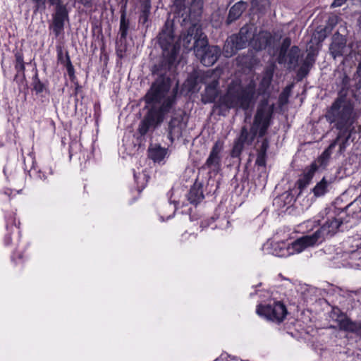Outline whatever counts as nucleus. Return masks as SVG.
Segmentation results:
<instances>
[{
	"mask_svg": "<svg viewBox=\"0 0 361 361\" xmlns=\"http://www.w3.org/2000/svg\"><path fill=\"white\" fill-rule=\"evenodd\" d=\"M259 123H257V125L255 124V121H253V123L250 127L249 133L250 135V143H252L254 140H255L256 137L258 136V130H259Z\"/></svg>",
	"mask_w": 361,
	"mask_h": 361,
	"instance_id": "nucleus-56",
	"label": "nucleus"
},
{
	"mask_svg": "<svg viewBox=\"0 0 361 361\" xmlns=\"http://www.w3.org/2000/svg\"><path fill=\"white\" fill-rule=\"evenodd\" d=\"M33 4V13H43L47 8V0H31Z\"/></svg>",
	"mask_w": 361,
	"mask_h": 361,
	"instance_id": "nucleus-46",
	"label": "nucleus"
},
{
	"mask_svg": "<svg viewBox=\"0 0 361 361\" xmlns=\"http://www.w3.org/2000/svg\"><path fill=\"white\" fill-rule=\"evenodd\" d=\"M64 66L66 68L68 76L75 74V68L73 65L72 64L69 53L68 51H66V63Z\"/></svg>",
	"mask_w": 361,
	"mask_h": 361,
	"instance_id": "nucleus-54",
	"label": "nucleus"
},
{
	"mask_svg": "<svg viewBox=\"0 0 361 361\" xmlns=\"http://www.w3.org/2000/svg\"><path fill=\"white\" fill-rule=\"evenodd\" d=\"M248 4L246 1H240L233 5L229 11L226 19V24L231 25L240 18L243 12L247 9Z\"/></svg>",
	"mask_w": 361,
	"mask_h": 361,
	"instance_id": "nucleus-25",
	"label": "nucleus"
},
{
	"mask_svg": "<svg viewBox=\"0 0 361 361\" xmlns=\"http://www.w3.org/2000/svg\"><path fill=\"white\" fill-rule=\"evenodd\" d=\"M315 61L312 59L310 54H307L305 59L302 61L301 66L296 71V80L300 82L305 78L310 73L311 69L314 67Z\"/></svg>",
	"mask_w": 361,
	"mask_h": 361,
	"instance_id": "nucleus-29",
	"label": "nucleus"
},
{
	"mask_svg": "<svg viewBox=\"0 0 361 361\" xmlns=\"http://www.w3.org/2000/svg\"><path fill=\"white\" fill-rule=\"evenodd\" d=\"M210 77L202 71H193L188 74L183 86L188 92L197 93L201 89V84H206Z\"/></svg>",
	"mask_w": 361,
	"mask_h": 361,
	"instance_id": "nucleus-16",
	"label": "nucleus"
},
{
	"mask_svg": "<svg viewBox=\"0 0 361 361\" xmlns=\"http://www.w3.org/2000/svg\"><path fill=\"white\" fill-rule=\"evenodd\" d=\"M257 59L252 51L249 49L246 54H240L236 58L237 64L250 68L256 63Z\"/></svg>",
	"mask_w": 361,
	"mask_h": 361,
	"instance_id": "nucleus-34",
	"label": "nucleus"
},
{
	"mask_svg": "<svg viewBox=\"0 0 361 361\" xmlns=\"http://www.w3.org/2000/svg\"><path fill=\"white\" fill-rule=\"evenodd\" d=\"M30 177L46 180L47 179V170L42 171L37 165L35 158H32V166L27 171Z\"/></svg>",
	"mask_w": 361,
	"mask_h": 361,
	"instance_id": "nucleus-40",
	"label": "nucleus"
},
{
	"mask_svg": "<svg viewBox=\"0 0 361 361\" xmlns=\"http://www.w3.org/2000/svg\"><path fill=\"white\" fill-rule=\"evenodd\" d=\"M338 326L342 331L361 334V322L353 321L348 315L338 321Z\"/></svg>",
	"mask_w": 361,
	"mask_h": 361,
	"instance_id": "nucleus-26",
	"label": "nucleus"
},
{
	"mask_svg": "<svg viewBox=\"0 0 361 361\" xmlns=\"http://www.w3.org/2000/svg\"><path fill=\"white\" fill-rule=\"evenodd\" d=\"M181 134L180 121L177 117H171L168 124V137L173 142V137H179Z\"/></svg>",
	"mask_w": 361,
	"mask_h": 361,
	"instance_id": "nucleus-35",
	"label": "nucleus"
},
{
	"mask_svg": "<svg viewBox=\"0 0 361 361\" xmlns=\"http://www.w3.org/2000/svg\"><path fill=\"white\" fill-rule=\"evenodd\" d=\"M174 38V21L169 18L157 36L162 54L150 69L152 75L157 78L142 97L147 104L160 103L171 90L172 79L166 73L178 63L177 57L180 49L178 44L173 43Z\"/></svg>",
	"mask_w": 361,
	"mask_h": 361,
	"instance_id": "nucleus-2",
	"label": "nucleus"
},
{
	"mask_svg": "<svg viewBox=\"0 0 361 361\" xmlns=\"http://www.w3.org/2000/svg\"><path fill=\"white\" fill-rule=\"evenodd\" d=\"M330 33L327 32L324 28H317L312 36L310 43H315L317 46H321V44L326 38Z\"/></svg>",
	"mask_w": 361,
	"mask_h": 361,
	"instance_id": "nucleus-41",
	"label": "nucleus"
},
{
	"mask_svg": "<svg viewBox=\"0 0 361 361\" xmlns=\"http://www.w3.org/2000/svg\"><path fill=\"white\" fill-rule=\"evenodd\" d=\"M250 135L248 131V128L246 126L241 127L239 135L235 139L233 147L232 148L231 156L233 158H237L242 154L245 145H251L252 143H250Z\"/></svg>",
	"mask_w": 361,
	"mask_h": 361,
	"instance_id": "nucleus-19",
	"label": "nucleus"
},
{
	"mask_svg": "<svg viewBox=\"0 0 361 361\" xmlns=\"http://www.w3.org/2000/svg\"><path fill=\"white\" fill-rule=\"evenodd\" d=\"M338 18L337 16H329L328 20H326V25L323 28H324L327 32L331 33L334 27L338 23Z\"/></svg>",
	"mask_w": 361,
	"mask_h": 361,
	"instance_id": "nucleus-50",
	"label": "nucleus"
},
{
	"mask_svg": "<svg viewBox=\"0 0 361 361\" xmlns=\"http://www.w3.org/2000/svg\"><path fill=\"white\" fill-rule=\"evenodd\" d=\"M269 148V140L267 137L262 139L259 147L257 149L255 166H264L267 164V150Z\"/></svg>",
	"mask_w": 361,
	"mask_h": 361,
	"instance_id": "nucleus-31",
	"label": "nucleus"
},
{
	"mask_svg": "<svg viewBox=\"0 0 361 361\" xmlns=\"http://www.w3.org/2000/svg\"><path fill=\"white\" fill-rule=\"evenodd\" d=\"M347 0H334L331 4V8L341 6Z\"/></svg>",
	"mask_w": 361,
	"mask_h": 361,
	"instance_id": "nucleus-63",
	"label": "nucleus"
},
{
	"mask_svg": "<svg viewBox=\"0 0 361 361\" xmlns=\"http://www.w3.org/2000/svg\"><path fill=\"white\" fill-rule=\"evenodd\" d=\"M147 112L145 114L143 118L140 121L137 133L138 135L136 137V143L135 145H138V147L145 146L146 141L145 135L149 132L150 128L155 130L159 128L162 123L164 121L162 118L156 116L149 109H147Z\"/></svg>",
	"mask_w": 361,
	"mask_h": 361,
	"instance_id": "nucleus-9",
	"label": "nucleus"
},
{
	"mask_svg": "<svg viewBox=\"0 0 361 361\" xmlns=\"http://www.w3.org/2000/svg\"><path fill=\"white\" fill-rule=\"evenodd\" d=\"M204 85L206 87L202 94V102L204 104L214 102L213 111L219 116H226L231 109H240L247 111L255 102L256 85L253 81L243 85L240 80H232L226 92L216 102L219 95V80L212 79Z\"/></svg>",
	"mask_w": 361,
	"mask_h": 361,
	"instance_id": "nucleus-3",
	"label": "nucleus"
},
{
	"mask_svg": "<svg viewBox=\"0 0 361 361\" xmlns=\"http://www.w3.org/2000/svg\"><path fill=\"white\" fill-rule=\"evenodd\" d=\"M358 202H361V195L357 197L354 201L347 204H344L342 197H338L332 202L329 206L324 209L334 212V214L350 220V217H353V214L357 212L356 209L350 210V209L357 204Z\"/></svg>",
	"mask_w": 361,
	"mask_h": 361,
	"instance_id": "nucleus-12",
	"label": "nucleus"
},
{
	"mask_svg": "<svg viewBox=\"0 0 361 361\" xmlns=\"http://www.w3.org/2000/svg\"><path fill=\"white\" fill-rule=\"evenodd\" d=\"M204 198L203 184L196 180L187 194V199L190 204L196 206L200 203Z\"/></svg>",
	"mask_w": 361,
	"mask_h": 361,
	"instance_id": "nucleus-24",
	"label": "nucleus"
},
{
	"mask_svg": "<svg viewBox=\"0 0 361 361\" xmlns=\"http://www.w3.org/2000/svg\"><path fill=\"white\" fill-rule=\"evenodd\" d=\"M149 13H140L138 18V24L145 29V31L151 25V21L149 20Z\"/></svg>",
	"mask_w": 361,
	"mask_h": 361,
	"instance_id": "nucleus-48",
	"label": "nucleus"
},
{
	"mask_svg": "<svg viewBox=\"0 0 361 361\" xmlns=\"http://www.w3.org/2000/svg\"><path fill=\"white\" fill-rule=\"evenodd\" d=\"M269 106H270L269 105V98L267 97V98H263L260 100L257 108L268 109Z\"/></svg>",
	"mask_w": 361,
	"mask_h": 361,
	"instance_id": "nucleus-62",
	"label": "nucleus"
},
{
	"mask_svg": "<svg viewBox=\"0 0 361 361\" xmlns=\"http://www.w3.org/2000/svg\"><path fill=\"white\" fill-rule=\"evenodd\" d=\"M343 133H338L336 137L330 143L329 147L324 150V154H331L336 146L342 139Z\"/></svg>",
	"mask_w": 361,
	"mask_h": 361,
	"instance_id": "nucleus-55",
	"label": "nucleus"
},
{
	"mask_svg": "<svg viewBox=\"0 0 361 361\" xmlns=\"http://www.w3.org/2000/svg\"><path fill=\"white\" fill-rule=\"evenodd\" d=\"M167 149L161 147L160 145H153L150 144L147 149L148 158L154 163L160 164L166 157Z\"/></svg>",
	"mask_w": 361,
	"mask_h": 361,
	"instance_id": "nucleus-28",
	"label": "nucleus"
},
{
	"mask_svg": "<svg viewBox=\"0 0 361 361\" xmlns=\"http://www.w3.org/2000/svg\"><path fill=\"white\" fill-rule=\"evenodd\" d=\"M217 216H212L209 219L202 220L200 221V227L203 229L210 226L211 224L217 219Z\"/></svg>",
	"mask_w": 361,
	"mask_h": 361,
	"instance_id": "nucleus-59",
	"label": "nucleus"
},
{
	"mask_svg": "<svg viewBox=\"0 0 361 361\" xmlns=\"http://www.w3.org/2000/svg\"><path fill=\"white\" fill-rule=\"evenodd\" d=\"M5 220L6 229L7 233L4 237V244L6 245H9L11 243V234L14 231L20 233V231H18L19 225H17L16 220V214L13 212L6 214ZM18 224H20V222H18Z\"/></svg>",
	"mask_w": 361,
	"mask_h": 361,
	"instance_id": "nucleus-23",
	"label": "nucleus"
},
{
	"mask_svg": "<svg viewBox=\"0 0 361 361\" xmlns=\"http://www.w3.org/2000/svg\"><path fill=\"white\" fill-rule=\"evenodd\" d=\"M298 191L295 188L288 190L277 196L274 200V205H276L279 209H283L284 207L289 208L293 206L296 200L295 195H298Z\"/></svg>",
	"mask_w": 361,
	"mask_h": 361,
	"instance_id": "nucleus-22",
	"label": "nucleus"
},
{
	"mask_svg": "<svg viewBox=\"0 0 361 361\" xmlns=\"http://www.w3.org/2000/svg\"><path fill=\"white\" fill-rule=\"evenodd\" d=\"M354 103L347 98L345 94L339 92L331 105L327 108L325 118L330 124H334V128L338 130V133H343L340 140L338 153L343 154L350 145L349 140L352 134L355 133L353 124L355 121V113L354 111Z\"/></svg>",
	"mask_w": 361,
	"mask_h": 361,
	"instance_id": "nucleus-4",
	"label": "nucleus"
},
{
	"mask_svg": "<svg viewBox=\"0 0 361 361\" xmlns=\"http://www.w3.org/2000/svg\"><path fill=\"white\" fill-rule=\"evenodd\" d=\"M300 49L298 46L293 45L286 54V62L289 70H295L299 64Z\"/></svg>",
	"mask_w": 361,
	"mask_h": 361,
	"instance_id": "nucleus-32",
	"label": "nucleus"
},
{
	"mask_svg": "<svg viewBox=\"0 0 361 361\" xmlns=\"http://www.w3.org/2000/svg\"><path fill=\"white\" fill-rule=\"evenodd\" d=\"M291 39L289 37H285L279 49V54L277 56V62L279 64H285L286 62V54L290 49Z\"/></svg>",
	"mask_w": 361,
	"mask_h": 361,
	"instance_id": "nucleus-38",
	"label": "nucleus"
},
{
	"mask_svg": "<svg viewBox=\"0 0 361 361\" xmlns=\"http://www.w3.org/2000/svg\"><path fill=\"white\" fill-rule=\"evenodd\" d=\"M307 54H310L312 56V59L316 62L317 56L319 53V46L316 45L315 43H308L307 45Z\"/></svg>",
	"mask_w": 361,
	"mask_h": 361,
	"instance_id": "nucleus-51",
	"label": "nucleus"
},
{
	"mask_svg": "<svg viewBox=\"0 0 361 361\" xmlns=\"http://www.w3.org/2000/svg\"><path fill=\"white\" fill-rule=\"evenodd\" d=\"M13 80L14 82H16V84L18 85L20 92L22 91L21 86L23 85V89L25 91V95H26L29 87H28V85L27 83L25 72H23V73H20V74L16 73L13 78Z\"/></svg>",
	"mask_w": 361,
	"mask_h": 361,
	"instance_id": "nucleus-43",
	"label": "nucleus"
},
{
	"mask_svg": "<svg viewBox=\"0 0 361 361\" xmlns=\"http://www.w3.org/2000/svg\"><path fill=\"white\" fill-rule=\"evenodd\" d=\"M347 47V37L336 32L331 37V42L329 47V54L334 59L344 56Z\"/></svg>",
	"mask_w": 361,
	"mask_h": 361,
	"instance_id": "nucleus-17",
	"label": "nucleus"
},
{
	"mask_svg": "<svg viewBox=\"0 0 361 361\" xmlns=\"http://www.w3.org/2000/svg\"><path fill=\"white\" fill-rule=\"evenodd\" d=\"M57 61L61 64L65 66L66 63V53L63 54V47L61 45H56Z\"/></svg>",
	"mask_w": 361,
	"mask_h": 361,
	"instance_id": "nucleus-57",
	"label": "nucleus"
},
{
	"mask_svg": "<svg viewBox=\"0 0 361 361\" xmlns=\"http://www.w3.org/2000/svg\"><path fill=\"white\" fill-rule=\"evenodd\" d=\"M274 41V36L269 31L261 30L257 34L253 35L249 45L256 52H259L271 48Z\"/></svg>",
	"mask_w": 361,
	"mask_h": 361,
	"instance_id": "nucleus-15",
	"label": "nucleus"
},
{
	"mask_svg": "<svg viewBox=\"0 0 361 361\" xmlns=\"http://www.w3.org/2000/svg\"><path fill=\"white\" fill-rule=\"evenodd\" d=\"M203 0H192L190 6L185 5V0H174L172 11L175 17L182 18L181 25L186 29L183 34V45L193 50L195 56L204 66H211L220 57L222 50L217 45H209L207 36L202 27Z\"/></svg>",
	"mask_w": 361,
	"mask_h": 361,
	"instance_id": "nucleus-1",
	"label": "nucleus"
},
{
	"mask_svg": "<svg viewBox=\"0 0 361 361\" xmlns=\"http://www.w3.org/2000/svg\"><path fill=\"white\" fill-rule=\"evenodd\" d=\"M319 166L316 161H313L310 166L305 167L302 174L295 182V186L298 190V196L300 195L302 190L310 183L316 171L318 170Z\"/></svg>",
	"mask_w": 361,
	"mask_h": 361,
	"instance_id": "nucleus-20",
	"label": "nucleus"
},
{
	"mask_svg": "<svg viewBox=\"0 0 361 361\" xmlns=\"http://www.w3.org/2000/svg\"><path fill=\"white\" fill-rule=\"evenodd\" d=\"M133 171L137 190L138 191V192H141L147 186V182L149 179V176L145 173L144 171L138 173L135 172V169H133Z\"/></svg>",
	"mask_w": 361,
	"mask_h": 361,
	"instance_id": "nucleus-39",
	"label": "nucleus"
},
{
	"mask_svg": "<svg viewBox=\"0 0 361 361\" xmlns=\"http://www.w3.org/2000/svg\"><path fill=\"white\" fill-rule=\"evenodd\" d=\"M256 313L267 321L279 324L283 322L288 312L286 305L281 301H274L273 303L259 304Z\"/></svg>",
	"mask_w": 361,
	"mask_h": 361,
	"instance_id": "nucleus-7",
	"label": "nucleus"
},
{
	"mask_svg": "<svg viewBox=\"0 0 361 361\" xmlns=\"http://www.w3.org/2000/svg\"><path fill=\"white\" fill-rule=\"evenodd\" d=\"M50 6L54 7V11L52 14V23L49 25V29L52 30L57 38L64 31L66 22H69L70 9L63 0H47Z\"/></svg>",
	"mask_w": 361,
	"mask_h": 361,
	"instance_id": "nucleus-6",
	"label": "nucleus"
},
{
	"mask_svg": "<svg viewBox=\"0 0 361 361\" xmlns=\"http://www.w3.org/2000/svg\"><path fill=\"white\" fill-rule=\"evenodd\" d=\"M224 149V142L219 140L213 145L209 155L202 166L203 169L212 170L214 173H219L221 167V152Z\"/></svg>",
	"mask_w": 361,
	"mask_h": 361,
	"instance_id": "nucleus-14",
	"label": "nucleus"
},
{
	"mask_svg": "<svg viewBox=\"0 0 361 361\" xmlns=\"http://www.w3.org/2000/svg\"><path fill=\"white\" fill-rule=\"evenodd\" d=\"M269 5V0H251L252 8L261 13H264Z\"/></svg>",
	"mask_w": 361,
	"mask_h": 361,
	"instance_id": "nucleus-42",
	"label": "nucleus"
},
{
	"mask_svg": "<svg viewBox=\"0 0 361 361\" xmlns=\"http://www.w3.org/2000/svg\"><path fill=\"white\" fill-rule=\"evenodd\" d=\"M249 176L248 167L245 166L241 173L236 174L231 180V186L235 194L241 195L243 192L247 194L254 188L253 180L250 181Z\"/></svg>",
	"mask_w": 361,
	"mask_h": 361,
	"instance_id": "nucleus-13",
	"label": "nucleus"
},
{
	"mask_svg": "<svg viewBox=\"0 0 361 361\" xmlns=\"http://www.w3.org/2000/svg\"><path fill=\"white\" fill-rule=\"evenodd\" d=\"M72 95L74 97H77L78 95H80L81 100L84 99L85 94L82 91V86L80 83L75 85L74 91Z\"/></svg>",
	"mask_w": 361,
	"mask_h": 361,
	"instance_id": "nucleus-60",
	"label": "nucleus"
},
{
	"mask_svg": "<svg viewBox=\"0 0 361 361\" xmlns=\"http://www.w3.org/2000/svg\"><path fill=\"white\" fill-rule=\"evenodd\" d=\"M179 84L178 82L172 89L171 95L167 94L162 99L160 103H156L153 104H147L144 106L143 109H149L156 116H158L164 121L166 118V115L171 112L172 109L175 106L177 103V95L178 93Z\"/></svg>",
	"mask_w": 361,
	"mask_h": 361,
	"instance_id": "nucleus-10",
	"label": "nucleus"
},
{
	"mask_svg": "<svg viewBox=\"0 0 361 361\" xmlns=\"http://www.w3.org/2000/svg\"><path fill=\"white\" fill-rule=\"evenodd\" d=\"M268 174L267 164L264 166H255L252 178L254 190L257 188H264L267 181Z\"/></svg>",
	"mask_w": 361,
	"mask_h": 361,
	"instance_id": "nucleus-27",
	"label": "nucleus"
},
{
	"mask_svg": "<svg viewBox=\"0 0 361 361\" xmlns=\"http://www.w3.org/2000/svg\"><path fill=\"white\" fill-rule=\"evenodd\" d=\"M271 122H264L262 123L259 124V130H258V137L262 138L267 133L269 128L271 126Z\"/></svg>",
	"mask_w": 361,
	"mask_h": 361,
	"instance_id": "nucleus-53",
	"label": "nucleus"
},
{
	"mask_svg": "<svg viewBox=\"0 0 361 361\" xmlns=\"http://www.w3.org/2000/svg\"><path fill=\"white\" fill-rule=\"evenodd\" d=\"M3 173L6 176L7 181L11 183H16L18 180V173L16 170H10L8 173V168L7 166H5L3 169Z\"/></svg>",
	"mask_w": 361,
	"mask_h": 361,
	"instance_id": "nucleus-47",
	"label": "nucleus"
},
{
	"mask_svg": "<svg viewBox=\"0 0 361 361\" xmlns=\"http://www.w3.org/2000/svg\"><path fill=\"white\" fill-rule=\"evenodd\" d=\"M293 87V84L287 85L282 91L279 96V100L282 103L287 102L288 99L290 97L291 90Z\"/></svg>",
	"mask_w": 361,
	"mask_h": 361,
	"instance_id": "nucleus-52",
	"label": "nucleus"
},
{
	"mask_svg": "<svg viewBox=\"0 0 361 361\" xmlns=\"http://www.w3.org/2000/svg\"><path fill=\"white\" fill-rule=\"evenodd\" d=\"M335 178L324 176L322 180L316 183L314 187L311 189L313 196L312 200H317L324 197L332 189V183Z\"/></svg>",
	"mask_w": 361,
	"mask_h": 361,
	"instance_id": "nucleus-21",
	"label": "nucleus"
},
{
	"mask_svg": "<svg viewBox=\"0 0 361 361\" xmlns=\"http://www.w3.org/2000/svg\"><path fill=\"white\" fill-rule=\"evenodd\" d=\"M274 110V104L270 105L268 109L257 108L254 116L255 124L257 123H262L265 121L271 122L272 116Z\"/></svg>",
	"mask_w": 361,
	"mask_h": 361,
	"instance_id": "nucleus-33",
	"label": "nucleus"
},
{
	"mask_svg": "<svg viewBox=\"0 0 361 361\" xmlns=\"http://www.w3.org/2000/svg\"><path fill=\"white\" fill-rule=\"evenodd\" d=\"M349 222L350 220L345 217L324 209L314 217V223L319 226V228L313 233V235L317 236L318 243L321 244L326 238L334 236L340 231V227L343 224Z\"/></svg>",
	"mask_w": 361,
	"mask_h": 361,
	"instance_id": "nucleus-5",
	"label": "nucleus"
},
{
	"mask_svg": "<svg viewBox=\"0 0 361 361\" xmlns=\"http://www.w3.org/2000/svg\"><path fill=\"white\" fill-rule=\"evenodd\" d=\"M331 154H324V151L322 152V155L318 158V161L319 162L320 166H325L327 163V159L329 158Z\"/></svg>",
	"mask_w": 361,
	"mask_h": 361,
	"instance_id": "nucleus-61",
	"label": "nucleus"
},
{
	"mask_svg": "<svg viewBox=\"0 0 361 361\" xmlns=\"http://www.w3.org/2000/svg\"><path fill=\"white\" fill-rule=\"evenodd\" d=\"M92 32L93 37L97 36V39L101 38L102 40L104 39L102 27L100 23L97 21L92 23Z\"/></svg>",
	"mask_w": 361,
	"mask_h": 361,
	"instance_id": "nucleus-49",
	"label": "nucleus"
},
{
	"mask_svg": "<svg viewBox=\"0 0 361 361\" xmlns=\"http://www.w3.org/2000/svg\"><path fill=\"white\" fill-rule=\"evenodd\" d=\"M31 91L41 103H49L51 94L49 82L47 79L40 80L37 68L35 69V73L32 77Z\"/></svg>",
	"mask_w": 361,
	"mask_h": 361,
	"instance_id": "nucleus-11",
	"label": "nucleus"
},
{
	"mask_svg": "<svg viewBox=\"0 0 361 361\" xmlns=\"http://www.w3.org/2000/svg\"><path fill=\"white\" fill-rule=\"evenodd\" d=\"M127 51L126 39H123L119 37V39L116 42V53L119 59L124 58L125 54Z\"/></svg>",
	"mask_w": 361,
	"mask_h": 361,
	"instance_id": "nucleus-44",
	"label": "nucleus"
},
{
	"mask_svg": "<svg viewBox=\"0 0 361 361\" xmlns=\"http://www.w3.org/2000/svg\"><path fill=\"white\" fill-rule=\"evenodd\" d=\"M347 315V314L343 312L338 307H332L331 311L330 312V317L338 324V321L343 319Z\"/></svg>",
	"mask_w": 361,
	"mask_h": 361,
	"instance_id": "nucleus-45",
	"label": "nucleus"
},
{
	"mask_svg": "<svg viewBox=\"0 0 361 361\" xmlns=\"http://www.w3.org/2000/svg\"><path fill=\"white\" fill-rule=\"evenodd\" d=\"M14 54L15 61L13 62L14 68L18 74L25 72V63L24 61V54L22 49H17L13 50Z\"/></svg>",
	"mask_w": 361,
	"mask_h": 361,
	"instance_id": "nucleus-37",
	"label": "nucleus"
},
{
	"mask_svg": "<svg viewBox=\"0 0 361 361\" xmlns=\"http://www.w3.org/2000/svg\"><path fill=\"white\" fill-rule=\"evenodd\" d=\"M246 47L247 44L235 33L232 34L226 38L222 54L226 58H231Z\"/></svg>",
	"mask_w": 361,
	"mask_h": 361,
	"instance_id": "nucleus-18",
	"label": "nucleus"
},
{
	"mask_svg": "<svg viewBox=\"0 0 361 361\" xmlns=\"http://www.w3.org/2000/svg\"><path fill=\"white\" fill-rule=\"evenodd\" d=\"M350 77L345 73H344L343 75V78H342L343 85H344V86L348 85L350 82Z\"/></svg>",
	"mask_w": 361,
	"mask_h": 361,
	"instance_id": "nucleus-64",
	"label": "nucleus"
},
{
	"mask_svg": "<svg viewBox=\"0 0 361 361\" xmlns=\"http://www.w3.org/2000/svg\"><path fill=\"white\" fill-rule=\"evenodd\" d=\"M319 245L317 236L312 234L303 235L288 245L287 247L277 245L274 248V254L276 256L283 257L295 253H300L308 247Z\"/></svg>",
	"mask_w": 361,
	"mask_h": 361,
	"instance_id": "nucleus-8",
	"label": "nucleus"
},
{
	"mask_svg": "<svg viewBox=\"0 0 361 361\" xmlns=\"http://www.w3.org/2000/svg\"><path fill=\"white\" fill-rule=\"evenodd\" d=\"M141 13H149L151 11V1L142 0L141 1Z\"/></svg>",
	"mask_w": 361,
	"mask_h": 361,
	"instance_id": "nucleus-58",
	"label": "nucleus"
},
{
	"mask_svg": "<svg viewBox=\"0 0 361 361\" xmlns=\"http://www.w3.org/2000/svg\"><path fill=\"white\" fill-rule=\"evenodd\" d=\"M256 30L253 25L246 23L242 26L239 32L235 33L247 45L250 44V41L252 39L251 37L255 35L254 31Z\"/></svg>",
	"mask_w": 361,
	"mask_h": 361,
	"instance_id": "nucleus-36",
	"label": "nucleus"
},
{
	"mask_svg": "<svg viewBox=\"0 0 361 361\" xmlns=\"http://www.w3.org/2000/svg\"><path fill=\"white\" fill-rule=\"evenodd\" d=\"M120 25H119V36L123 39H126L129 28H130V20L127 18V6L125 5H121L120 8Z\"/></svg>",
	"mask_w": 361,
	"mask_h": 361,
	"instance_id": "nucleus-30",
	"label": "nucleus"
}]
</instances>
